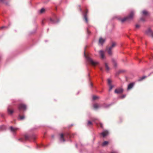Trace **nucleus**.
Instances as JSON below:
<instances>
[{
	"label": "nucleus",
	"instance_id": "28",
	"mask_svg": "<svg viewBox=\"0 0 153 153\" xmlns=\"http://www.w3.org/2000/svg\"><path fill=\"white\" fill-rule=\"evenodd\" d=\"M45 11V9L44 8H42L40 10V13H42Z\"/></svg>",
	"mask_w": 153,
	"mask_h": 153
},
{
	"label": "nucleus",
	"instance_id": "1",
	"mask_svg": "<svg viewBox=\"0 0 153 153\" xmlns=\"http://www.w3.org/2000/svg\"><path fill=\"white\" fill-rule=\"evenodd\" d=\"M84 56L86 59L87 61L92 66H95L98 64V62H97L94 61L89 56H87L85 54V51H84Z\"/></svg>",
	"mask_w": 153,
	"mask_h": 153
},
{
	"label": "nucleus",
	"instance_id": "43",
	"mask_svg": "<svg viewBox=\"0 0 153 153\" xmlns=\"http://www.w3.org/2000/svg\"><path fill=\"white\" fill-rule=\"evenodd\" d=\"M100 70H101L102 71H103V69H102V68H100Z\"/></svg>",
	"mask_w": 153,
	"mask_h": 153
},
{
	"label": "nucleus",
	"instance_id": "6",
	"mask_svg": "<svg viewBox=\"0 0 153 153\" xmlns=\"http://www.w3.org/2000/svg\"><path fill=\"white\" fill-rule=\"evenodd\" d=\"M26 105L23 104H20L18 105V109L20 112L22 110L25 111L26 109Z\"/></svg>",
	"mask_w": 153,
	"mask_h": 153
},
{
	"label": "nucleus",
	"instance_id": "26",
	"mask_svg": "<svg viewBox=\"0 0 153 153\" xmlns=\"http://www.w3.org/2000/svg\"><path fill=\"white\" fill-rule=\"evenodd\" d=\"M99 98V97L98 96H93L92 98L93 100H95Z\"/></svg>",
	"mask_w": 153,
	"mask_h": 153
},
{
	"label": "nucleus",
	"instance_id": "13",
	"mask_svg": "<svg viewBox=\"0 0 153 153\" xmlns=\"http://www.w3.org/2000/svg\"><path fill=\"white\" fill-rule=\"evenodd\" d=\"M105 40L104 39H103L102 37H100L99 41V44L102 45L105 42Z\"/></svg>",
	"mask_w": 153,
	"mask_h": 153
},
{
	"label": "nucleus",
	"instance_id": "27",
	"mask_svg": "<svg viewBox=\"0 0 153 153\" xmlns=\"http://www.w3.org/2000/svg\"><path fill=\"white\" fill-rule=\"evenodd\" d=\"M112 61L114 64V66L115 67H117V63H116V61L114 59H112Z\"/></svg>",
	"mask_w": 153,
	"mask_h": 153
},
{
	"label": "nucleus",
	"instance_id": "34",
	"mask_svg": "<svg viewBox=\"0 0 153 153\" xmlns=\"http://www.w3.org/2000/svg\"><path fill=\"white\" fill-rule=\"evenodd\" d=\"M140 27V25H139L137 24L135 25V27L136 28H138Z\"/></svg>",
	"mask_w": 153,
	"mask_h": 153
},
{
	"label": "nucleus",
	"instance_id": "46",
	"mask_svg": "<svg viewBox=\"0 0 153 153\" xmlns=\"http://www.w3.org/2000/svg\"><path fill=\"white\" fill-rule=\"evenodd\" d=\"M96 120V119H95V120H93V119L92 120L93 121H95V120Z\"/></svg>",
	"mask_w": 153,
	"mask_h": 153
},
{
	"label": "nucleus",
	"instance_id": "12",
	"mask_svg": "<svg viewBox=\"0 0 153 153\" xmlns=\"http://www.w3.org/2000/svg\"><path fill=\"white\" fill-rule=\"evenodd\" d=\"M60 141L61 142H64L65 141V140L64 137V134L62 133L61 134H60Z\"/></svg>",
	"mask_w": 153,
	"mask_h": 153
},
{
	"label": "nucleus",
	"instance_id": "7",
	"mask_svg": "<svg viewBox=\"0 0 153 153\" xmlns=\"http://www.w3.org/2000/svg\"><path fill=\"white\" fill-rule=\"evenodd\" d=\"M145 33L146 35L153 38V31H152L150 28H149L145 32Z\"/></svg>",
	"mask_w": 153,
	"mask_h": 153
},
{
	"label": "nucleus",
	"instance_id": "35",
	"mask_svg": "<svg viewBox=\"0 0 153 153\" xmlns=\"http://www.w3.org/2000/svg\"><path fill=\"white\" fill-rule=\"evenodd\" d=\"M18 140H20L21 142H23L24 141V139H23L22 138H20V139H19Z\"/></svg>",
	"mask_w": 153,
	"mask_h": 153
},
{
	"label": "nucleus",
	"instance_id": "38",
	"mask_svg": "<svg viewBox=\"0 0 153 153\" xmlns=\"http://www.w3.org/2000/svg\"><path fill=\"white\" fill-rule=\"evenodd\" d=\"M100 127L101 128H102V127H103L102 124V123H100Z\"/></svg>",
	"mask_w": 153,
	"mask_h": 153
},
{
	"label": "nucleus",
	"instance_id": "45",
	"mask_svg": "<svg viewBox=\"0 0 153 153\" xmlns=\"http://www.w3.org/2000/svg\"><path fill=\"white\" fill-rule=\"evenodd\" d=\"M42 25H44V23H43V21H42Z\"/></svg>",
	"mask_w": 153,
	"mask_h": 153
},
{
	"label": "nucleus",
	"instance_id": "11",
	"mask_svg": "<svg viewBox=\"0 0 153 153\" xmlns=\"http://www.w3.org/2000/svg\"><path fill=\"white\" fill-rule=\"evenodd\" d=\"M108 134V132L107 130H104L101 133L103 137L107 136Z\"/></svg>",
	"mask_w": 153,
	"mask_h": 153
},
{
	"label": "nucleus",
	"instance_id": "42",
	"mask_svg": "<svg viewBox=\"0 0 153 153\" xmlns=\"http://www.w3.org/2000/svg\"><path fill=\"white\" fill-rule=\"evenodd\" d=\"M1 116L3 117H4V114H1Z\"/></svg>",
	"mask_w": 153,
	"mask_h": 153
},
{
	"label": "nucleus",
	"instance_id": "18",
	"mask_svg": "<svg viewBox=\"0 0 153 153\" xmlns=\"http://www.w3.org/2000/svg\"><path fill=\"white\" fill-rule=\"evenodd\" d=\"M105 67L106 70L107 71H108L110 69V68L106 63H105Z\"/></svg>",
	"mask_w": 153,
	"mask_h": 153
},
{
	"label": "nucleus",
	"instance_id": "19",
	"mask_svg": "<svg viewBox=\"0 0 153 153\" xmlns=\"http://www.w3.org/2000/svg\"><path fill=\"white\" fill-rule=\"evenodd\" d=\"M94 108L95 109H97L100 107V106L97 104H95L93 105Z\"/></svg>",
	"mask_w": 153,
	"mask_h": 153
},
{
	"label": "nucleus",
	"instance_id": "33",
	"mask_svg": "<svg viewBox=\"0 0 153 153\" xmlns=\"http://www.w3.org/2000/svg\"><path fill=\"white\" fill-rule=\"evenodd\" d=\"M126 97L125 95H123L122 96L120 97L121 99H123L124 98Z\"/></svg>",
	"mask_w": 153,
	"mask_h": 153
},
{
	"label": "nucleus",
	"instance_id": "10",
	"mask_svg": "<svg viewBox=\"0 0 153 153\" xmlns=\"http://www.w3.org/2000/svg\"><path fill=\"white\" fill-rule=\"evenodd\" d=\"M10 129L11 132L13 133H14L16 131L18 130L19 129V128L16 127H13L12 126H10Z\"/></svg>",
	"mask_w": 153,
	"mask_h": 153
},
{
	"label": "nucleus",
	"instance_id": "4",
	"mask_svg": "<svg viewBox=\"0 0 153 153\" xmlns=\"http://www.w3.org/2000/svg\"><path fill=\"white\" fill-rule=\"evenodd\" d=\"M24 138L25 140L31 141L32 140H34L36 138V137L34 135L31 136L28 135L27 134H25L24 135Z\"/></svg>",
	"mask_w": 153,
	"mask_h": 153
},
{
	"label": "nucleus",
	"instance_id": "14",
	"mask_svg": "<svg viewBox=\"0 0 153 153\" xmlns=\"http://www.w3.org/2000/svg\"><path fill=\"white\" fill-rule=\"evenodd\" d=\"M11 108V107L10 106H8L7 108V112L9 114H12L13 113V111L10 109Z\"/></svg>",
	"mask_w": 153,
	"mask_h": 153
},
{
	"label": "nucleus",
	"instance_id": "37",
	"mask_svg": "<svg viewBox=\"0 0 153 153\" xmlns=\"http://www.w3.org/2000/svg\"><path fill=\"white\" fill-rule=\"evenodd\" d=\"M90 86L91 87H92V86H93V85H92V84L91 83H90Z\"/></svg>",
	"mask_w": 153,
	"mask_h": 153
},
{
	"label": "nucleus",
	"instance_id": "30",
	"mask_svg": "<svg viewBox=\"0 0 153 153\" xmlns=\"http://www.w3.org/2000/svg\"><path fill=\"white\" fill-rule=\"evenodd\" d=\"M65 137H71L70 135L68 133H67L65 134Z\"/></svg>",
	"mask_w": 153,
	"mask_h": 153
},
{
	"label": "nucleus",
	"instance_id": "3",
	"mask_svg": "<svg viewBox=\"0 0 153 153\" xmlns=\"http://www.w3.org/2000/svg\"><path fill=\"white\" fill-rule=\"evenodd\" d=\"M79 10L82 13L83 20L85 21L86 23H88V20L87 17V13L88 12V10L86 9L85 13L82 12V10L81 8H80Z\"/></svg>",
	"mask_w": 153,
	"mask_h": 153
},
{
	"label": "nucleus",
	"instance_id": "21",
	"mask_svg": "<svg viewBox=\"0 0 153 153\" xmlns=\"http://www.w3.org/2000/svg\"><path fill=\"white\" fill-rule=\"evenodd\" d=\"M147 76H143L141 77L138 80L139 81H140L145 79Z\"/></svg>",
	"mask_w": 153,
	"mask_h": 153
},
{
	"label": "nucleus",
	"instance_id": "36",
	"mask_svg": "<svg viewBox=\"0 0 153 153\" xmlns=\"http://www.w3.org/2000/svg\"><path fill=\"white\" fill-rule=\"evenodd\" d=\"M140 20L143 21H145V19L143 18H141Z\"/></svg>",
	"mask_w": 153,
	"mask_h": 153
},
{
	"label": "nucleus",
	"instance_id": "44",
	"mask_svg": "<svg viewBox=\"0 0 153 153\" xmlns=\"http://www.w3.org/2000/svg\"><path fill=\"white\" fill-rule=\"evenodd\" d=\"M76 148H77V145L76 144Z\"/></svg>",
	"mask_w": 153,
	"mask_h": 153
},
{
	"label": "nucleus",
	"instance_id": "17",
	"mask_svg": "<svg viewBox=\"0 0 153 153\" xmlns=\"http://www.w3.org/2000/svg\"><path fill=\"white\" fill-rule=\"evenodd\" d=\"M25 118L24 115L21 116L20 114H19L18 119L19 120H24Z\"/></svg>",
	"mask_w": 153,
	"mask_h": 153
},
{
	"label": "nucleus",
	"instance_id": "8",
	"mask_svg": "<svg viewBox=\"0 0 153 153\" xmlns=\"http://www.w3.org/2000/svg\"><path fill=\"white\" fill-rule=\"evenodd\" d=\"M115 45L116 43L115 42H113L111 45L108 49H107L108 53L109 55H112L111 50L115 46Z\"/></svg>",
	"mask_w": 153,
	"mask_h": 153
},
{
	"label": "nucleus",
	"instance_id": "16",
	"mask_svg": "<svg viewBox=\"0 0 153 153\" xmlns=\"http://www.w3.org/2000/svg\"><path fill=\"white\" fill-rule=\"evenodd\" d=\"M134 83H131L129 84L128 85V89L129 90L131 88L134 86Z\"/></svg>",
	"mask_w": 153,
	"mask_h": 153
},
{
	"label": "nucleus",
	"instance_id": "20",
	"mask_svg": "<svg viewBox=\"0 0 153 153\" xmlns=\"http://www.w3.org/2000/svg\"><path fill=\"white\" fill-rule=\"evenodd\" d=\"M6 127L5 126L2 125L0 126V129L1 130H4L5 129Z\"/></svg>",
	"mask_w": 153,
	"mask_h": 153
},
{
	"label": "nucleus",
	"instance_id": "25",
	"mask_svg": "<svg viewBox=\"0 0 153 153\" xmlns=\"http://www.w3.org/2000/svg\"><path fill=\"white\" fill-rule=\"evenodd\" d=\"M109 85V91H111V90H112V88H113L114 87V85Z\"/></svg>",
	"mask_w": 153,
	"mask_h": 153
},
{
	"label": "nucleus",
	"instance_id": "2",
	"mask_svg": "<svg viewBox=\"0 0 153 153\" xmlns=\"http://www.w3.org/2000/svg\"><path fill=\"white\" fill-rule=\"evenodd\" d=\"M134 15V12L133 11H131L130 14L128 16L125 17L123 19H120L121 22L123 23L126 20H131L133 18Z\"/></svg>",
	"mask_w": 153,
	"mask_h": 153
},
{
	"label": "nucleus",
	"instance_id": "23",
	"mask_svg": "<svg viewBox=\"0 0 153 153\" xmlns=\"http://www.w3.org/2000/svg\"><path fill=\"white\" fill-rule=\"evenodd\" d=\"M111 105V104H104L103 105V107L105 108H108Z\"/></svg>",
	"mask_w": 153,
	"mask_h": 153
},
{
	"label": "nucleus",
	"instance_id": "22",
	"mask_svg": "<svg viewBox=\"0 0 153 153\" xmlns=\"http://www.w3.org/2000/svg\"><path fill=\"white\" fill-rule=\"evenodd\" d=\"M142 13H143V15L144 16H146V15H147V14H148V13L147 11H146L145 10H143L142 11Z\"/></svg>",
	"mask_w": 153,
	"mask_h": 153
},
{
	"label": "nucleus",
	"instance_id": "39",
	"mask_svg": "<svg viewBox=\"0 0 153 153\" xmlns=\"http://www.w3.org/2000/svg\"><path fill=\"white\" fill-rule=\"evenodd\" d=\"M87 32H88V34H90V33H91L89 31H88V29H87Z\"/></svg>",
	"mask_w": 153,
	"mask_h": 153
},
{
	"label": "nucleus",
	"instance_id": "41",
	"mask_svg": "<svg viewBox=\"0 0 153 153\" xmlns=\"http://www.w3.org/2000/svg\"><path fill=\"white\" fill-rule=\"evenodd\" d=\"M4 0H0V2H4Z\"/></svg>",
	"mask_w": 153,
	"mask_h": 153
},
{
	"label": "nucleus",
	"instance_id": "40",
	"mask_svg": "<svg viewBox=\"0 0 153 153\" xmlns=\"http://www.w3.org/2000/svg\"><path fill=\"white\" fill-rule=\"evenodd\" d=\"M111 153H117L116 152L113 151V152H112Z\"/></svg>",
	"mask_w": 153,
	"mask_h": 153
},
{
	"label": "nucleus",
	"instance_id": "24",
	"mask_svg": "<svg viewBox=\"0 0 153 153\" xmlns=\"http://www.w3.org/2000/svg\"><path fill=\"white\" fill-rule=\"evenodd\" d=\"M108 142L107 141H104L103 143H102V145L103 146H104L107 144H108Z\"/></svg>",
	"mask_w": 153,
	"mask_h": 153
},
{
	"label": "nucleus",
	"instance_id": "5",
	"mask_svg": "<svg viewBox=\"0 0 153 153\" xmlns=\"http://www.w3.org/2000/svg\"><path fill=\"white\" fill-rule=\"evenodd\" d=\"M50 22L51 24H55L58 23L59 22V19H58V18L54 14L53 16V19L50 18Z\"/></svg>",
	"mask_w": 153,
	"mask_h": 153
},
{
	"label": "nucleus",
	"instance_id": "15",
	"mask_svg": "<svg viewBox=\"0 0 153 153\" xmlns=\"http://www.w3.org/2000/svg\"><path fill=\"white\" fill-rule=\"evenodd\" d=\"M99 54L100 55L101 58L102 59L104 58V52L103 51L101 50L99 51Z\"/></svg>",
	"mask_w": 153,
	"mask_h": 153
},
{
	"label": "nucleus",
	"instance_id": "32",
	"mask_svg": "<svg viewBox=\"0 0 153 153\" xmlns=\"http://www.w3.org/2000/svg\"><path fill=\"white\" fill-rule=\"evenodd\" d=\"M108 83L109 85H111V81L109 79H108Z\"/></svg>",
	"mask_w": 153,
	"mask_h": 153
},
{
	"label": "nucleus",
	"instance_id": "31",
	"mask_svg": "<svg viewBox=\"0 0 153 153\" xmlns=\"http://www.w3.org/2000/svg\"><path fill=\"white\" fill-rule=\"evenodd\" d=\"M7 28V26H3L1 27L0 28V29H2L3 28Z\"/></svg>",
	"mask_w": 153,
	"mask_h": 153
},
{
	"label": "nucleus",
	"instance_id": "29",
	"mask_svg": "<svg viewBox=\"0 0 153 153\" xmlns=\"http://www.w3.org/2000/svg\"><path fill=\"white\" fill-rule=\"evenodd\" d=\"M92 125V123L91 121H88L87 123V125L89 126L90 125Z\"/></svg>",
	"mask_w": 153,
	"mask_h": 153
},
{
	"label": "nucleus",
	"instance_id": "9",
	"mask_svg": "<svg viewBox=\"0 0 153 153\" xmlns=\"http://www.w3.org/2000/svg\"><path fill=\"white\" fill-rule=\"evenodd\" d=\"M123 91V89L121 88H119L116 89L115 90L114 92L117 94L122 93Z\"/></svg>",
	"mask_w": 153,
	"mask_h": 153
},
{
	"label": "nucleus",
	"instance_id": "47",
	"mask_svg": "<svg viewBox=\"0 0 153 153\" xmlns=\"http://www.w3.org/2000/svg\"><path fill=\"white\" fill-rule=\"evenodd\" d=\"M52 137L53 138L54 137V135H52Z\"/></svg>",
	"mask_w": 153,
	"mask_h": 153
}]
</instances>
